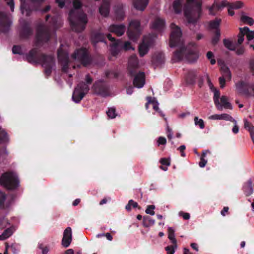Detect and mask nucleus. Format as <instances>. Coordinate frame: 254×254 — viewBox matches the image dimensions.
Here are the masks:
<instances>
[{"instance_id": "nucleus-1", "label": "nucleus", "mask_w": 254, "mask_h": 254, "mask_svg": "<svg viewBox=\"0 0 254 254\" xmlns=\"http://www.w3.org/2000/svg\"><path fill=\"white\" fill-rule=\"evenodd\" d=\"M170 27L171 33L170 46L179 47V49L174 54L173 61L176 62L185 59L189 63L196 62L199 58V52L196 44H190L186 47L184 46L180 28L174 23H172Z\"/></svg>"}, {"instance_id": "nucleus-2", "label": "nucleus", "mask_w": 254, "mask_h": 254, "mask_svg": "<svg viewBox=\"0 0 254 254\" xmlns=\"http://www.w3.org/2000/svg\"><path fill=\"white\" fill-rule=\"evenodd\" d=\"M56 2L61 8H63L65 3L67 6H68L69 3L72 2L75 9L71 10L69 13V20L71 29L78 32H81L85 29L88 20L86 14L82 11L77 9L81 5L79 0H68L66 1L65 0H56Z\"/></svg>"}, {"instance_id": "nucleus-3", "label": "nucleus", "mask_w": 254, "mask_h": 254, "mask_svg": "<svg viewBox=\"0 0 254 254\" xmlns=\"http://www.w3.org/2000/svg\"><path fill=\"white\" fill-rule=\"evenodd\" d=\"M26 58L30 63L41 64L44 67L45 73L47 75L51 74L52 70L55 66V61L52 56L39 55L36 50L30 51Z\"/></svg>"}, {"instance_id": "nucleus-4", "label": "nucleus", "mask_w": 254, "mask_h": 254, "mask_svg": "<svg viewBox=\"0 0 254 254\" xmlns=\"http://www.w3.org/2000/svg\"><path fill=\"white\" fill-rule=\"evenodd\" d=\"M202 0H187L184 8L188 22L193 23L200 17L202 12Z\"/></svg>"}, {"instance_id": "nucleus-5", "label": "nucleus", "mask_w": 254, "mask_h": 254, "mask_svg": "<svg viewBox=\"0 0 254 254\" xmlns=\"http://www.w3.org/2000/svg\"><path fill=\"white\" fill-rule=\"evenodd\" d=\"M85 80L86 83H80L73 93L72 99L76 103L79 102L88 93L89 90V84H90L93 81L88 74L86 76Z\"/></svg>"}, {"instance_id": "nucleus-6", "label": "nucleus", "mask_w": 254, "mask_h": 254, "mask_svg": "<svg viewBox=\"0 0 254 254\" xmlns=\"http://www.w3.org/2000/svg\"><path fill=\"white\" fill-rule=\"evenodd\" d=\"M107 36L109 40L113 42L111 45V51L112 54L114 56L117 55L118 52L122 50L127 51L129 50H134V49L129 42H126L123 45L121 41H115V38L112 37L110 34L107 35Z\"/></svg>"}, {"instance_id": "nucleus-7", "label": "nucleus", "mask_w": 254, "mask_h": 254, "mask_svg": "<svg viewBox=\"0 0 254 254\" xmlns=\"http://www.w3.org/2000/svg\"><path fill=\"white\" fill-rule=\"evenodd\" d=\"M140 31L141 27L138 20H133L129 22L127 34L130 40L135 41L139 36Z\"/></svg>"}, {"instance_id": "nucleus-8", "label": "nucleus", "mask_w": 254, "mask_h": 254, "mask_svg": "<svg viewBox=\"0 0 254 254\" xmlns=\"http://www.w3.org/2000/svg\"><path fill=\"white\" fill-rule=\"evenodd\" d=\"M19 183L16 176H0V185L8 190L16 189L18 187Z\"/></svg>"}, {"instance_id": "nucleus-9", "label": "nucleus", "mask_w": 254, "mask_h": 254, "mask_svg": "<svg viewBox=\"0 0 254 254\" xmlns=\"http://www.w3.org/2000/svg\"><path fill=\"white\" fill-rule=\"evenodd\" d=\"M72 58L80 62L85 66L87 65L90 62L87 50L85 49L76 50L72 56Z\"/></svg>"}, {"instance_id": "nucleus-10", "label": "nucleus", "mask_w": 254, "mask_h": 254, "mask_svg": "<svg viewBox=\"0 0 254 254\" xmlns=\"http://www.w3.org/2000/svg\"><path fill=\"white\" fill-rule=\"evenodd\" d=\"M58 57L60 62L63 64V70L66 71L68 62V54L66 48L62 45L58 51Z\"/></svg>"}, {"instance_id": "nucleus-11", "label": "nucleus", "mask_w": 254, "mask_h": 254, "mask_svg": "<svg viewBox=\"0 0 254 254\" xmlns=\"http://www.w3.org/2000/svg\"><path fill=\"white\" fill-rule=\"evenodd\" d=\"M38 43L46 42L49 39V33L47 28L43 25L39 26L36 36Z\"/></svg>"}, {"instance_id": "nucleus-12", "label": "nucleus", "mask_w": 254, "mask_h": 254, "mask_svg": "<svg viewBox=\"0 0 254 254\" xmlns=\"http://www.w3.org/2000/svg\"><path fill=\"white\" fill-rule=\"evenodd\" d=\"M11 24L9 17L5 13L0 12V31L6 32Z\"/></svg>"}, {"instance_id": "nucleus-13", "label": "nucleus", "mask_w": 254, "mask_h": 254, "mask_svg": "<svg viewBox=\"0 0 254 254\" xmlns=\"http://www.w3.org/2000/svg\"><path fill=\"white\" fill-rule=\"evenodd\" d=\"M153 42L148 37H144L142 43L139 45L138 51L139 55L143 57L148 52L149 47L151 46Z\"/></svg>"}, {"instance_id": "nucleus-14", "label": "nucleus", "mask_w": 254, "mask_h": 254, "mask_svg": "<svg viewBox=\"0 0 254 254\" xmlns=\"http://www.w3.org/2000/svg\"><path fill=\"white\" fill-rule=\"evenodd\" d=\"M26 0H20L21 1V10L23 14L25 13V15L28 16L30 14V10L29 8L27 7L25 4ZM30 2V5L31 6H35L39 5L40 3L43 2L45 0H28Z\"/></svg>"}, {"instance_id": "nucleus-15", "label": "nucleus", "mask_w": 254, "mask_h": 254, "mask_svg": "<svg viewBox=\"0 0 254 254\" xmlns=\"http://www.w3.org/2000/svg\"><path fill=\"white\" fill-rule=\"evenodd\" d=\"M72 241V233L70 227H67L64 232L63 237L62 240V244L64 248H67L70 245Z\"/></svg>"}, {"instance_id": "nucleus-16", "label": "nucleus", "mask_w": 254, "mask_h": 254, "mask_svg": "<svg viewBox=\"0 0 254 254\" xmlns=\"http://www.w3.org/2000/svg\"><path fill=\"white\" fill-rule=\"evenodd\" d=\"M225 6L228 7V1H227L226 0H223L220 3H218L217 1L215 0L213 5L208 8L209 14L211 15H215V12L213 11L214 7H216L217 10L220 11Z\"/></svg>"}, {"instance_id": "nucleus-17", "label": "nucleus", "mask_w": 254, "mask_h": 254, "mask_svg": "<svg viewBox=\"0 0 254 254\" xmlns=\"http://www.w3.org/2000/svg\"><path fill=\"white\" fill-rule=\"evenodd\" d=\"M133 85L135 87L140 88L145 84V75L143 72H139L137 74L133 80Z\"/></svg>"}, {"instance_id": "nucleus-18", "label": "nucleus", "mask_w": 254, "mask_h": 254, "mask_svg": "<svg viewBox=\"0 0 254 254\" xmlns=\"http://www.w3.org/2000/svg\"><path fill=\"white\" fill-rule=\"evenodd\" d=\"M109 30L112 33H114L117 36H120L125 33L126 28L123 25H112L109 27Z\"/></svg>"}, {"instance_id": "nucleus-19", "label": "nucleus", "mask_w": 254, "mask_h": 254, "mask_svg": "<svg viewBox=\"0 0 254 254\" xmlns=\"http://www.w3.org/2000/svg\"><path fill=\"white\" fill-rule=\"evenodd\" d=\"M244 6V3L241 1H237L233 2H228V13L229 14L232 16L235 14L234 9H238L242 8Z\"/></svg>"}, {"instance_id": "nucleus-20", "label": "nucleus", "mask_w": 254, "mask_h": 254, "mask_svg": "<svg viewBox=\"0 0 254 254\" xmlns=\"http://www.w3.org/2000/svg\"><path fill=\"white\" fill-rule=\"evenodd\" d=\"M165 26V22L163 19L157 17L152 22L151 28L157 31L162 30Z\"/></svg>"}, {"instance_id": "nucleus-21", "label": "nucleus", "mask_w": 254, "mask_h": 254, "mask_svg": "<svg viewBox=\"0 0 254 254\" xmlns=\"http://www.w3.org/2000/svg\"><path fill=\"white\" fill-rule=\"evenodd\" d=\"M148 0H132L134 7L138 10L143 11L146 7Z\"/></svg>"}, {"instance_id": "nucleus-22", "label": "nucleus", "mask_w": 254, "mask_h": 254, "mask_svg": "<svg viewBox=\"0 0 254 254\" xmlns=\"http://www.w3.org/2000/svg\"><path fill=\"white\" fill-rule=\"evenodd\" d=\"M233 118L227 114H215L209 117V119L213 120L231 121Z\"/></svg>"}, {"instance_id": "nucleus-23", "label": "nucleus", "mask_w": 254, "mask_h": 254, "mask_svg": "<svg viewBox=\"0 0 254 254\" xmlns=\"http://www.w3.org/2000/svg\"><path fill=\"white\" fill-rule=\"evenodd\" d=\"M147 102L145 105V107L146 109H148V105L149 104H151L152 105L153 108L156 112H158L161 116H163L162 113L159 111V107H158V103L156 101L155 99H152L151 97H148L147 98Z\"/></svg>"}, {"instance_id": "nucleus-24", "label": "nucleus", "mask_w": 254, "mask_h": 254, "mask_svg": "<svg viewBox=\"0 0 254 254\" xmlns=\"http://www.w3.org/2000/svg\"><path fill=\"white\" fill-rule=\"evenodd\" d=\"M138 67V61L136 56H131L128 60V69L132 73V69Z\"/></svg>"}, {"instance_id": "nucleus-25", "label": "nucleus", "mask_w": 254, "mask_h": 254, "mask_svg": "<svg viewBox=\"0 0 254 254\" xmlns=\"http://www.w3.org/2000/svg\"><path fill=\"white\" fill-rule=\"evenodd\" d=\"M252 184L253 182L251 180H249L244 184L243 190L245 195L247 196H250L253 192Z\"/></svg>"}, {"instance_id": "nucleus-26", "label": "nucleus", "mask_w": 254, "mask_h": 254, "mask_svg": "<svg viewBox=\"0 0 254 254\" xmlns=\"http://www.w3.org/2000/svg\"><path fill=\"white\" fill-rule=\"evenodd\" d=\"M240 31H241L242 33L247 36V39L250 42L254 39V31H250L248 27L240 28Z\"/></svg>"}, {"instance_id": "nucleus-27", "label": "nucleus", "mask_w": 254, "mask_h": 254, "mask_svg": "<svg viewBox=\"0 0 254 254\" xmlns=\"http://www.w3.org/2000/svg\"><path fill=\"white\" fill-rule=\"evenodd\" d=\"M236 89L237 92L241 94H244L246 92L248 85L243 81H240L236 83Z\"/></svg>"}, {"instance_id": "nucleus-28", "label": "nucleus", "mask_w": 254, "mask_h": 254, "mask_svg": "<svg viewBox=\"0 0 254 254\" xmlns=\"http://www.w3.org/2000/svg\"><path fill=\"white\" fill-rule=\"evenodd\" d=\"M220 105L221 106V109H218L222 110L223 108L232 109V106L228 101V99L226 96H222L220 98Z\"/></svg>"}, {"instance_id": "nucleus-29", "label": "nucleus", "mask_w": 254, "mask_h": 254, "mask_svg": "<svg viewBox=\"0 0 254 254\" xmlns=\"http://www.w3.org/2000/svg\"><path fill=\"white\" fill-rule=\"evenodd\" d=\"M183 0H175L173 3V8L175 13L179 14L182 10Z\"/></svg>"}, {"instance_id": "nucleus-30", "label": "nucleus", "mask_w": 254, "mask_h": 254, "mask_svg": "<svg viewBox=\"0 0 254 254\" xmlns=\"http://www.w3.org/2000/svg\"><path fill=\"white\" fill-rule=\"evenodd\" d=\"M221 72L222 76L227 78V80H231L232 74L229 68L225 65H223L221 67Z\"/></svg>"}, {"instance_id": "nucleus-31", "label": "nucleus", "mask_w": 254, "mask_h": 254, "mask_svg": "<svg viewBox=\"0 0 254 254\" xmlns=\"http://www.w3.org/2000/svg\"><path fill=\"white\" fill-rule=\"evenodd\" d=\"M164 62V57L163 54L159 53L156 55H154L152 58V62L153 64L156 66L162 64Z\"/></svg>"}, {"instance_id": "nucleus-32", "label": "nucleus", "mask_w": 254, "mask_h": 254, "mask_svg": "<svg viewBox=\"0 0 254 254\" xmlns=\"http://www.w3.org/2000/svg\"><path fill=\"white\" fill-rule=\"evenodd\" d=\"M13 233V228L11 227L6 229L0 235V241L5 240L11 236Z\"/></svg>"}, {"instance_id": "nucleus-33", "label": "nucleus", "mask_w": 254, "mask_h": 254, "mask_svg": "<svg viewBox=\"0 0 254 254\" xmlns=\"http://www.w3.org/2000/svg\"><path fill=\"white\" fill-rule=\"evenodd\" d=\"M241 21L246 24L253 25L254 24V20L244 13H242L241 16Z\"/></svg>"}, {"instance_id": "nucleus-34", "label": "nucleus", "mask_w": 254, "mask_h": 254, "mask_svg": "<svg viewBox=\"0 0 254 254\" xmlns=\"http://www.w3.org/2000/svg\"><path fill=\"white\" fill-rule=\"evenodd\" d=\"M93 88L97 93L104 95L103 90H104L105 87L102 81H100L96 82L94 84Z\"/></svg>"}, {"instance_id": "nucleus-35", "label": "nucleus", "mask_w": 254, "mask_h": 254, "mask_svg": "<svg viewBox=\"0 0 254 254\" xmlns=\"http://www.w3.org/2000/svg\"><path fill=\"white\" fill-rule=\"evenodd\" d=\"M143 225L144 227H149L155 224V220L149 216H144L143 218Z\"/></svg>"}, {"instance_id": "nucleus-36", "label": "nucleus", "mask_w": 254, "mask_h": 254, "mask_svg": "<svg viewBox=\"0 0 254 254\" xmlns=\"http://www.w3.org/2000/svg\"><path fill=\"white\" fill-rule=\"evenodd\" d=\"M168 239L171 241L175 247H177V240L175 238V231L172 227H168Z\"/></svg>"}, {"instance_id": "nucleus-37", "label": "nucleus", "mask_w": 254, "mask_h": 254, "mask_svg": "<svg viewBox=\"0 0 254 254\" xmlns=\"http://www.w3.org/2000/svg\"><path fill=\"white\" fill-rule=\"evenodd\" d=\"M99 11L101 14L103 16H107L109 13V3L108 2H104L100 7Z\"/></svg>"}, {"instance_id": "nucleus-38", "label": "nucleus", "mask_w": 254, "mask_h": 254, "mask_svg": "<svg viewBox=\"0 0 254 254\" xmlns=\"http://www.w3.org/2000/svg\"><path fill=\"white\" fill-rule=\"evenodd\" d=\"M214 91V103L217 108V109H221V106L220 105V101H219V96H220V92L216 90L213 89Z\"/></svg>"}, {"instance_id": "nucleus-39", "label": "nucleus", "mask_w": 254, "mask_h": 254, "mask_svg": "<svg viewBox=\"0 0 254 254\" xmlns=\"http://www.w3.org/2000/svg\"><path fill=\"white\" fill-rule=\"evenodd\" d=\"M131 206H132L133 208L138 207V209L140 208V207L138 206V203L134 201L132 199H130L128 201V203L126 206V209L127 211H130L131 209Z\"/></svg>"}, {"instance_id": "nucleus-40", "label": "nucleus", "mask_w": 254, "mask_h": 254, "mask_svg": "<svg viewBox=\"0 0 254 254\" xmlns=\"http://www.w3.org/2000/svg\"><path fill=\"white\" fill-rule=\"evenodd\" d=\"M195 80V74L193 72H190L186 77V81L188 84H193Z\"/></svg>"}, {"instance_id": "nucleus-41", "label": "nucleus", "mask_w": 254, "mask_h": 254, "mask_svg": "<svg viewBox=\"0 0 254 254\" xmlns=\"http://www.w3.org/2000/svg\"><path fill=\"white\" fill-rule=\"evenodd\" d=\"M207 152L208 151L206 150L204 151L200 158V161L199 163V166L201 168L204 167L207 162V160L205 159Z\"/></svg>"}, {"instance_id": "nucleus-42", "label": "nucleus", "mask_w": 254, "mask_h": 254, "mask_svg": "<svg viewBox=\"0 0 254 254\" xmlns=\"http://www.w3.org/2000/svg\"><path fill=\"white\" fill-rule=\"evenodd\" d=\"M92 40L94 43L103 41L104 40V36L101 33H97L92 36Z\"/></svg>"}, {"instance_id": "nucleus-43", "label": "nucleus", "mask_w": 254, "mask_h": 254, "mask_svg": "<svg viewBox=\"0 0 254 254\" xmlns=\"http://www.w3.org/2000/svg\"><path fill=\"white\" fill-rule=\"evenodd\" d=\"M244 127L247 129L250 133L254 131V126L246 119L244 120Z\"/></svg>"}, {"instance_id": "nucleus-44", "label": "nucleus", "mask_w": 254, "mask_h": 254, "mask_svg": "<svg viewBox=\"0 0 254 254\" xmlns=\"http://www.w3.org/2000/svg\"><path fill=\"white\" fill-rule=\"evenodd\" d=\"M194 121L195 126H198L201 129L204 128V123L202 119H198L197 117H195L194 119Z\"/></svg>"}, {"instance_id": "nucleus-45", "label": "nucleus", "mask_w": 254, "mask_h": 254, "mask_svg": "<svg viewBox=\"0 0 254 254\" xmlns=\"http://www.w3.org/2000/svg\"><path fill=\"white\" fill-rule=\"evenodd\" d=\"M221 19H216L210 22L209 25L211 28L212 29H217L220 23Z\"/></svg>"}, {"instance_id": "nucleus-46", "label": "nucleus", "mask_w": 254, "mask_h": 254, "mask_svg": "<svg viewBox=\"0 0 254 254\" xmlns=\"http://www.w3.org/2000/svg\"><path fill=\"white\" fill-rule=\"evenodd\" d=\"M160 162L162 165L165 166V167H161V168L164 170H167V166H169L170 164V161L169 159L162 158L160 160Z\"/></svg>"}, {"instance_id": "nucleus-47", "label": "nucleus", "mask_w": 254, "mask_h": 254, "mask_svg": "<svg viewBox=\"0 0 254 254\" xmlns=\"http://www.w3.org/2000/svg\"><path fill=\"white\" fill-rule=\"evenodd\" d=\"M224 44L225 46L228 49L230 50H234L235 49V46L230 40L225 39L224 40Z\"/></svg>"}, {"instance_id": "nucleus-48", "label": "nucleus", "mask_w": 254, "mask_h": 254, "mask_svg": "<svg viewBox=\"0 0 254 254\" xmlns=\"http://www.w3.org/2000/svg\"><path fill=\"white\" fill-rule=\"evenodd\" d=\"M12 51L14 54L21 55L23 54V49L19 46H14L12 48Z\"/></svg>"}, {"instance_id": "nucleus-49", "label": "nucleus", "mask_w": 254, "mask_h": 254, "mask_svg": "<svg viewBox=\"0 0 254 254\" xmlns=\"http://www.w3.org/2000/svg\"><path fill=\"white\" fill-rule=\"evenodd\" d=\"M107 114L108 116L111 119L115 118L117 116L115 109L114 108H109L107 112Z\"/></svg>"}, {"instance_id": "nucleus-50", "label": "nucleus", "mask_w": 254, "mask_h": 254, "mask_svg": "<svg viewBox=\"0 0 254 254\" xmlns=\"http://www.w3.org/2000/svg\"><path fill=\"white\" fill-rule=\"evenodd\" d=\"M177 247H175L174 244L172 246H168L165 248V251L167 252V254H174Z\"/></svg>"}, {"instance_id": "nucleus-51", "label": "nucleus", "mask_w": 254, "mask_h": 254, "mask_svg": "<svg viewBox=\"0 0 254 254\" xmlns=\"http://www.w3.org/2000/svg\"><path fill=\"white\" fill-rule=\"evenodd\" d=\"M155 208V206L154 205H149L147 206V208L145 210V212L147 214H150L151 215H154L155 212L154 211V209Z\"/></svg>"}, {"instance_id": "nucleus-52", "label": "nucleus", "mask_w": 254, "mask_h": 254, "mask_svg": "<svg viewBox=\"0 0 254 254\" xmlns=\"http://www.w3.org/2000/svg\"><path fill=\"white\" fill-rule=\"evenodd\" d=\"M6 199V196L4 193L0 191V209L4 207V203Z\"/></svg>"}, {"instance_id": "nucleus-53", "label": "nucleus", "mask_w": 254, "mask_h": 254, "mask_svg": "<svg viewBox=\"0 0 254 254\" xmlns=\"http://www.w3.org/2000/svg\"><path fill=\"white\" fill-rule=\"evenodd\" d=\"M206 57L208 60H210V63L212 64H214L216 63V61L214 59V56L212 52H208L206 54Z\"/></svg>"}, {"instance_id": "nucleus-54", "label": "nucleus", "mask_w": 254, "mask_h": 254, "mask_svg": "<svg viewBox=\"0 0 254 254\" xmlns=\"http://www.w3.org/2000/svg\"><path fill=\"white\" fill-rule=\"evenodd\" d=\"M7 133L5 131L0 127V141H4L7 140Z\"/></svg>"}, {"instance_id": "nucleus-55", "label": "nucleus", "mask_w": 254, "mask_h": 254, "mask_svg": "<svg viewBox=\"0 0 254 254\" xmlns=\"http://www.w3.org/2000/svg\"><path fill=\"white\" fill-rule=\"evenodd\" d=\"M230 121L234 123V126L232 129V131L235 134L239 132V128L237 125V121L233 118H232Z\"/></svg>"}, {"instance_id": "nucleus-56", "label": "nucleus", "mask_w": 254, "mask_h": 254, "mask_svg": "<svg viewBox=\"0 0 254 254\" xmlns=\"http://www.w3.org/2000/svg\"><path fill=\"white\" fill-rule=\"evenodd\" d=\"M38 248L42 250V254H47L49 252V249L47 247H45L43 244H40L38 246Z\"/></svg>"}, {"instance_id": "nucleus-57", "label": "nucleus", "mask_w": 254, "mask_h": 254, "mask_svg": "<svg viewBox=\"0 0 254 254\" xmlns=\"http://www.w3.org/2000/svg\"><path fill=\"white\" fill-rule=\"evenodd\" d=\"M6 3V4L9 6L10 8V10L11 11H14V3L13 0H4Z\"/></svg>"}, {"instance_id": "nucleus-58", "label": "nucleus", "mask_w": 254, "mask_h": 254, "mask_svg": "<svg viewBox=\"0 0 254 254\" xmlns=\"http://www.w3.org/2000/svg\"><path fill=\"white\" fill-rule=\"evenodd\" d=\"M227 80V78H226L224 77L221 76L219 77V83H220V85L221 88H223L225 86L226 81Z\"/></svg>"}, {"instance_id": "nucleus-59", "label": "nucleus", "mask_w": 254, "mask_h": 254, "mask_svg": "<svg viewBox=\"0 0 254 254\" xmlns=\"http://www.w3.org/2000/svg\"><path fill=\"white\" fill-rule=\"evenodd\" d=\"M166 132L167 134V137L170 140H171L173 138V134L172 129L167 125L166 127Z\"/></svg>"}, {"instance_id": "nucleus-60", "label": "nucleus", "mask_w": 254, "mask_h": 254, "mask_svg": "<svg viewBox=\"0 0 254 254\" xmlns=\"http://www.w3.org/2000/svg\"><path fill=\"white\" fill-rule=\"evenodd\" d=\"M166 143V139L164 137L160 136L158 138L157 140V145L159 146L160 145H165Z\"/></svg>"}, {"instance_id": "nucleus-61", "label": "nucleus", "mask_w": 254, "mask_h": 254, "mask_svg": "<svg viewBox=\"0 0 254 254\" xmlns=\"http://www.w3.org/2000/svg\"><path fill=\"white\" fill-rule=\"evenodd\" d=\"M245 35V34H243V33H242L240 31L239 35H238V44L239 45H240L241 44L244 40V36Z\"/></svg>"}, {"instance_id": "nucleus-62", "label": "nucleus", "mask_w": 254, "mask_h": 254, "mask_svg": "<svg viewBox=\"0 0 254 254\" xmlns=\"http://www.w3.org/2000/svg\"><path fill=\"white\" fill-rule=\"evenodd\" d=\"M219 37H220V33L218 32H217L216 36L212 40V43L213 45H215L216 43H217V42L219 40Z\"/></svg>"}, {"instance_id": "nucleus-63", "label": "nucleus", "mask_w": 254, "mask_h": 254, "mask_svg": "<svg viewBox=\"0 0 254 254\" xmlns=\"http://www.w3.org/2000/svg\"><path fill=\"white\" fill-rule=\"evenodd\" d=\"M180 215L182 216L185 220H188L190 218V214L188 213L181 212Z\"/></svg>"}, {"instance_id": "nucleus-64", "label": "nucleus", "mask_w": 254, "mask_h": 254, "mask_svg": "<svg viewBox=\"0 0 254 254\" xmlns=\"http://www.w3.org/2000/svg\"><path fill=\"white\" fill-rule=\"evenodd\" d=\"M245 52V49L243 47H241L236 50V53L238 55H242Z\"/></svg>"}]
</instances>
